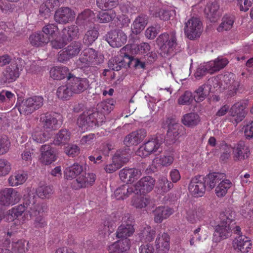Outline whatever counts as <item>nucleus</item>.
Segmentation results:
<instances>
[{
    "instance_id": "f257e3e1",
    "label": "nucleus",
    "mask_w": 253,
    "mask_h": 253,
    "mask_svg": "<svg viewBox=\"0 0 253 253\" xmlns=\"http://www.w3.org/2000/svg\"><path fill=\"white\" fill-rule=\"evenodd\" d=\"M83 166L78 163L66 168L64 176L67 179L76 177L72 183V187L75 189H79L92 185L96 179L95 174L93 173H84Z\"/></svg>"
},
{
    "instance_id": "f03ea898",
    "label": "nucleus",
    "mask_w": 253,
    "mask_h": 253,
    "mask_svg": "<svg viewBox=\"0 0 253 253\" xmlns=\"http://www.w3.org/2000/svg\"><path fill=\"white\" fill-rule=\"evenodd\" d=\"M235 216V212L231 210H226L220 214V223L214 228L213 242L218 243L231 236Z\"/></svg>"
},
{
    "instance_id": "7ed1b4c3",
    "label": "nucleus",
    "mask_w": 253,
    "mask_h": 253,
    "mask_svg": "<svg viewBox=\"0 0 253 253\" xmlns=\"http://www.w3.org/2000/svg\"><path fill=\"white\" fill-rule=\"evenodd\" d=\"M103 56L91 48L84 49L77 61L79 68L85 70L89 67L98 65L103 62Z\"/></svg>"
},
{
    "instance_id": "20e7f679",
    "label": "nucleus",
    "mask_w": 253,
    "mask_h": 253,
    "mask_svg": "<svg viewBox=\"0 0 253 253\" xmlns=\"http://www.w3.org/2000/svg\"><path fill=\"white\" fill-rule=\"evenodd\" d=\"M43 104V98L40 96H34L23 100L18 106L21 114L29 115L40 109Z\"/></svg>"
},
{
    "instance_id": "39448f33",
    "label": "nucleus",
    "mask_w": 253,
    "mask_h": 253,
    "mask_svg": "<svg viewBox=\"0 0 253 253\" xmlns=\"http://www.w3.org/2000/svg\"><path fill=\"white\" fill-rule=\"evenodd\" d=\"M212 86L214 88L219 87L218 78L210 79L206 84L200 85L195 89L193 94L194 100L198 103L204 101L210 92L213 91Z\"/></svg>"
},
{
    "instance_id": "423d86ee",
    "label": "nucleus",
    "mask_w": 253,
    "mask_h": 253,
    "mask_svg": "<svg viewBox=\"0 0 253 253\" xmlns=\"http://www.w3.org/2000/svg\"><path fill=\"white\" fill-rule=\"evenodd\" d=\"M157 42L160 49L164 53L170 52L177 44L175 31H172L169 33H165L160 35L157 38Z\"/></svg>"
},
{
    "instance_id": "0eeeda50",
    "label": "nucleus",
    "mask_w": 253,
    "mask_h": 253,
    "mask_svg": "<svg viewBox=\"0 0 253 253\" xmlns=\"http://www.w3.org/2000/svg\"><path fill=\"white\" fill-rule=\"evenodd\" d=\"M184 31L186 37L191 40L200 37L203 31L202 23L197 17H191L185 23Z\"/></svg>"
},
{
    "instance_id": "6e6552de",
    "label": "nucleus",
    "mask_w": 253,
    "mask_h": 253,
    "mask_svg": "<svg viewBox=\"0 0 253 253\" xmlns=\"http://www.w3.org/2000/svg\"><path fill=\"white\" fill-rule=\"evenodd\" d=\"M21 199L20 193L12 188H4L0 190V205L5 207L14 205Z\"/></svg>"
},
{
    "instance_id": "1a4fd4ad",
    "label": "nucleus",
    "mask_w": 253,
    "mask_h": 253,
    "mask_svg": "<svg viewBox=\"0 0 253 253\" xmlns=\"http://www.w3.org/2000/svg\"><path fill=\"white\" fill-rule=\"evenodd\" d=\"M98 113H91L90 111L84 112L78 119L77 124L84 131L95 126H99L101 121L98 119Z\"/></svg>"
},
{
    "instance_id": "9d476101",
    "label": "nucleus",
    "mask_w": 253,
    "mask_h": 253,
    "mask_svg": "<svg viewBox=\"0 0 253 253\" xmlns=\"http://www.w3.org/2000/svg\"><path fill=\"white\" fill-rule=\"evenodd\" d=\"M163 143L162 140L157 137H153L143 144L136 151L137 155L145 158L156 152L161 146Z\"/></svg>"
},
{
    "instance_id": "9b49d317",
    "label": "nucleus",
    "mask_w": 253,
    "mask_h": 253,
    "mask_svg": "<svg viewBox=\"0 0 253 253\" xmlns=\"http://www.w3.org/2000/svg\"><path fill=\"white\" fill-rule=\"evenodd\" d=\"M82 49V44L79 42H74L66 47L61 50L58 55V60L60 62H65L70 59L77 56Z\"/></svg>"
},
{
    "instance_id": "f8f14e48",
    "label": "nucleus",
    "mask_w": 253,
    "mask_h": 253,
    "mask_svg": "<svg viewBox=\"0 0 253 253\" xmlns=\"http://www.w3.org/2000/svg\"><path fill=\"white\" fill-rule=\"evenodd\" d=\"M24 61L20 58L15 59L4 72V76L7 81L11 82L14 81L20 75L23 69Z\"/></svg>"
},
{
    "instance_id": "ddd939ff",
    "label": "nucleus",
    "mask_w": 253,
    "mask_h": 253,
    "mask_svg": "<svg viewBox=\"0 0 253 253\" xmlns=\"http://www.w3.org/2000/svg\"><path fill=\"white\" fill-rule=\"evenodd\" d=\"M188 190L195 197H202L206 191V184L204 177L197 175L193 177L189 184Z\"/></svg>"
},
{
    "instance_id": "4468645a",
    "label": "nucleus",
    "mask_w": 253,
    "mask_h": 253,
    "mask_svg": "<svg viewBox=\"0 0 253 253\" xmlns=\"http://www.w3.org/2000/svg\"><path fill=\"white\" fill-rule=\"evenodd\" d=\"M37 197L34 193H28L24 196L23 205L30 216H37L42 210L41 205L37 203Z\"/></svg>"
},
{
    "instance_id": "2eb2a0df",
    "label": "nucleus",
    "mask_w": 253,
    "mask_h": 253,
    "mask_svg": "<svg viewBox=\"0 0 253 253\" xmlns=\"http://www.w3.org/2000/svg\"><path fill=\"white\" fill-rule=\"evenodd\" d=\"M247 107L245 102H240L234 104L229 111V120L236 125L241 122L245 117V111Z\"/></svg>"
},
{
    "instance_id": "dca6fc26",
    "label": "nucleus",
    "mask_w": 253,
    "mask_h": 253,
    "mask_svg": "<svg viewBox=\"0 0 253 253\" xmlns=\"http://www.w3.org/2000/svg\"><path fill=\"white\" fill-rule=\"evenodd\" d=\"M155 183V180L151 176L144 177L132 185L134 193L137 195L148 193L153 189Z\"/></svg>"
},
{
    "instance_id": "f3484780",
    "label": "nucleus",
    "mask_w": 253,
    "mask_h": 253,
    "mask_svg": "<svg viewBox=\"0 0 253 253\" xmlns=\"http://www.w3.org/2000/svg\"><path fill=\"white\" fill-rule=\"evenodd\" d=\"M68 81L74 93H81L89 86V82L87 79L76 77L73 74H69Z\"/></svg>"
},
{
    "instance_id": "a211bd4d",
    "label": "nucleus",
    "mask_w": 253,
    "mask_h": 253,
    "mask_svg": "<svg viewBox=\"0 0 253 253\" xmlns=\"http://www.w3.org/2000/svg\"><path fill=\"white\" fill-rule=\"evenodd\" d=\"M133 219L127 214L123 218L122 224L118 227L116 232V236L118 238H125L131 236L134 232V229L132 225Z\"/></svg>"
},
{
    "instance_id": "6ab92c4d",
    "label": "nucleus",
    "mask_w": 253,
    "mask_h": 253,
    "mask_svg": "<svg viewBox=\"0 0 253 253\" xmlns=\"http://www.w3.org/2000/svg\"><path fill=\"white\" fill-rule=\"evenodd\" d=\"M149 11L150 14L153 16L158 17L164 21L169 20L172 13H174V11L170 10L169 7L163 5L159 2L151 6Z\"/></svg>"
},
{
    "instance_id": "aec40b11",
    "label": "nucleus",
    "mask_w": 253,
    "mask_h": 253,
    "mask_svg": "<svg viewBox=\"0 0 253 253\" xmlns=\"http://www.w3.org/2000/svg\"><path fill=\"white\" fill-rule=\"evenodd\" d=\"M106 39L112 47H119L126 43L127 36L122 31L114 30L108 33Z\"/></svg>"
},
{
    "instance_id": "412c9836",
    "label": "nucleus",
    "mask_w": 253,
    "mask_h": 253,
    "mask_svg": "<svg viewBox=\"0 0 253 253\" xmlns=\"http://www.w3.org/2000/svg\"><path fill=\"white\" fill-rule=\"evenodd\" d=\"M224 87L228 89L229 96H233L236 94L240 85V82L235 80V75L232 73H225L222 79Z\"/></svg>"
},
{
    "instance_id": "4be33fe9",
    "label": "nucleus",
    "mask_w": 253,
    "mask_h": 253,
    "mask_svg": "<svg viewBox=\"0 0 253 253\" xmlns=\"http://www.w3.org/2000/svg\"><path fill=\"white\" fill-rule=\"evenodd\" d=\"M94 19V13L89 9H86L78 14L76 23L81 29H85L93 24Z\"/></svg>"
},
{
    "instance_id": "5701e85b",
    "label": "nucleus",
    "mask_w": 253,
    "mask_h": 253,
    "mask_svg": "<svg viewBox=\"0 0 253 253\" xmlns=\"http://www.w3.org/2000/svg\"><path fill=\"white\" fill-rule=\"evenodd\" d=\"M75 13L68 7H62L57 10L54 14L55 21L60 24H66L72 21L75 17Z\"/></svg>"
},
{
    "instance_id": "b1692460",
    "label": "nucleus",
    "mask_w": 253,
    "mask_h": 253,
    "mask_svg": "<svg viewBox=\"0 0 253 253\" xmlns=\"http://www.w3.org/2000/svg\"><path fill=\"white\" fill-rule=\"evenodd\" d=\"M146 136V130L144 129H140L126 135L124 142L127 146L137 145L141 142Z\"/></svg>"
},
{
    "instance_id": "393cba45",
    "label": "nucleus",
    "mask_w": 253,
    "mask_h": 253,
    "mask_svg": "<svg viewBox=\"0 0 253 253\" xmlns=\"http://www.w3.org/2000/svg\"><path fill=\"white\" fill-rule=\"evenodd\" d=\"M40 161L45 165H49L57 159L54 149L50 145H42L40 149Z\"/></svg>"
},
{
    "instance_id": "a878e982",
    "label": "nucleus",
    "mask_w": 253,
    "mask_h": 253,
    "mask_svg": "<svg viewBox=\"0 0 253 253\" xmlns=\"http://www.w3.org/2000/svg\"><path fill=\"white\" fill-rule=\"evenodd\" d=\"M206 216V211L201 206H195L189 209L186 218L191 223H195L203 220Z\"/></svg>"
},
{
    "instance_id": "bb28decb",
    "label": "nucleus",
    "mask_w": 253,
    "mask_h": 253,
    "mask_svg": "<svg viewBox=\"0 0 253 253\" xmlns=\"http://www.w3.org/2000/svg\"><path fill=\"white\" fill-rule=\"evenodd\" d=\"M40 119L43 128L47 131L55 130L60 127V124L58 123L57 118L51 114H42Z\"/></svg>"
},
{
    "instance_id": "cd10ccee",
    "label": "nucleus",
    "mask_w": 253,
    "mask_h": 253,
    "mask_svg": "<svg viewBox=\"0 0 253 253\" xmlns=\"http://www.w3.org/2000/svg\"><path fill=\"white\" fill-rule=\"evenodd\" d=\"M250 150L244 142L241 141L233 148V155L235 161H241L249 157Z\"/></svg>"
},
{
    "instance_id": "c85d7f7f",
    "label": "nucleus",
    "mask_w": 253,
    "mask_h": 253,
    "mask_svg": "<svg viewBox=\"0 0 253 253\" xmlns=\"http://www.w3.org/2000/svg\"><path fill=\"white\" fill-rule=\"evenodd\" d=\"M253 244L250 239L245 235L237 237L233 241V247L242 253H248L252 248Z\"/></svg>"
},
{
    "instance_id": "c756f323",
    "label": "nucleus",
    "mask_w": 253,
    "mask_h": 253,
    "mask_svg": "<svg viewBox=\"0 0 253 253\" xmlns=\"http://www.w3.org/2000/svg\"><path fill=\"white\" fill-rule=\"evenodd\" d=\"M128 161V158L116 154L112 158V163L105 165L104 169L107 173H112L120 169L123 164L126 163Z\"/></svg>"
},
{
    "instance_id": "7c9ffc66",
    "label": "nucleus",
    "mask_w": 253,
    "mask_h": 253,
    "mask_svg": "<svg viewBox=\"0 0 253 253\" xmlns=\"http://www.w3.org/2000/svg\"><path fill=\"white\" fill-rule=\"evenodd\" d=\"M174 156L172 153H165L159 156L156 157L152 161V165L155 168L160 167H168L173 162Z\"/></svg>"
},
{
    "instance_id": "2f4dec72",
    "label": "nucleus",
    "mask_w": 253,
    "mask_h": 253,
    "mask_svg": "<svg viewBox=\"0 0 253 253\" xmlns=\"http://www.w3.org/2000/svg\"><path fill=\"white\" fill-rule=\"evenodd\" d=\"M155 246L159 253H167L169 249V237L167 233H163L157 236Z\"/></svg>"
},
{
    "instance_id": "473e14b6",
    "label": "nucleus",
    "mask_w": 253,
    "mask_h": 253,
    "mask_svg": "<svg viewBox=\"0 0 253 253\" xmlns=\"http://www.w3.org/2000/svg\"><path fill=\"white\" fill-rule=\"evenodd\" d=\"M166 122L168 126L167 138L171 141L174 142L178 138L179 129L180 126L172 119L168 118Z\"/></svg>"
},
{
    "instance_id": "72a5a7b5",
    "label": "nucleus",
    "mask_w": 253,
    "mask_h": 253,
    "mask_svg": "<svg viewBox=\"0 0 253 253\" xmlns=\"http://www.w3.org/2000/svg\"><path fill=\"white\" fill-rule=\"evenodd\" d=\"M173 212V210L168 207H157L154 211V221L158 223H161L163 220L168 218Z\"/></svg>"
},
{
    "instance_id": "f704fd0d",
    "label": "nucleus",
    "mask_w": 253,
    "mask_h": 253,
    "mask_svg": "<svg viewBox=\"0 0 253 253\" xmlns=\"http://www.w3.org/2000/svg\"><path fill=\"white\" fill-rule=\"evenodd\" d=\"M129 248V240H119L108 247L109 253H126Z\"/></svg>"
},
{
    "instance_id": "c9c22d12",
    "label": "nucleus",
    "mask_w": 253,
    "mask_h": 253,
    "mask_svg": "<svg viewBox=\"0 0 253 253\" xmlns=\"http://www.w3.org/2000/svg\"><path fill=\"white\" fill-rule=\"evenodd\" d=\"M226 177L223 173L212 172L210 173L204 177L205 184L211 190L213 189L215 185Z\"/></svg>"
},
{
    "instance_id": "e433bc0d",
    "label": "nucleus",
    "mask_w": 253,
    "mask_h": 253,
    "mask_svg": "<svg viewBox=\"0 0 253 253\" xmlns=\"http://www.w3.org/2000/svg\"><path fill=\"white\" fill-rule=\"evenodd\" d=\"M28 178L27 173L23 171H16L11 175L8 182L10 186L15 187L23 184Z\"/></svg>"
},
{
    "instance_id": "4c0bfd02",
    "label": "nucleus",
    "mask_w": 253,
    "mask_h": 253,
    "mask_svg": "<svg viewBox=\"0 0 253 253\" xmlns=\"http://www.w3.org/2000/svg\"><path fill=\"white\" fill-rule=\"evenodd\" d=\"M30 43L34 46H42L47 44L50 41V38L44 36L41 32L34 33L29 37Z\"/></svg>"
},
{
    "instance_id": "58836bf2",
    "label": "nucleus",
    "mask_w": 253,
    "mask_h": 253,
    "mask_svg": "<svg viewBox=\"0 0 253 253\" xmlns=\"http://www.w3.org/2000/svg\"><path fill=\"white\" fill-rule=\"evenodd\" d=\"M59 4L58 0H47L42 3L39 8V15L44 18H47L52 9Z\"/></svg>"
},
{
    "instance_id": "ea45409f",
    "label": "nucleus",
    "mask_w": 253,
    "mask_h": 253,
    "mask_svg": "<svg viewBox=\"0 0 253 253\" xmlns=\"http://www.w3.org/2000/svg\"><path fill=\"white\" fill-rule=\"evenodd\" d=\"M69 74V69L65 66H56L51 68L50 70V76L54 80H61L67 77Z\"/></svg>"
},
{
    "instance_id": "a19ab883",
    "label": "nucleus",
    "mask_w": 253,
    "mask_h": 253,
    "mask_svg": "<svg viewBox=\"0 0 253 253\" xmlns=\"http://www.w3.org/2000/svg\"><path fill=\"white\" fill-rule=\"evenodd\" d=\"M148 18L146 15L137 16L133 22L131 30L135 34H139L146 27L148 23Z\"/></svg>"
},
{
    "instance_id": "79ce46f5",
    "label": "nucleus",
    "mask_w": 253,
    "mask_h": 253,
    "mask_svg": "<svg viewBox=\"0 0 253 253\" xmlns=\"http://www.w3.org/2000/svg\"><path fill=\"white\" fill-rule=\"evenodd\" d=\"M26 211V209L24 205H18L9 210L7 211L4 218L7 221H12L22 215Z\"/></svg>"
},
{
    "instance_id": "37998d69",
    "label": "nucleus",
    "mask_w": 253,
    "mask_h": 253,
    "mask_svg": "<svg viewBox=\"0 0 253 253\" xmlns=\"http://www.w3.org/2000/svg\"><path fill=\"white\" fill-rule=\"evenodd\" d=\"M132 185L129 186L127 184H124L114 191V197L117 200H124L127 198L130 194L134 193Z\"/></svg>"
},
{
    "instance_id": "c03bdc74",
    "label": "nucleus",
    "mask_w": 253,
    "mask_h": 253,
    "mask_svg": "<svg viewBox=\"0 0 253 253\" xmlns=\"http://www.w3.org/2000/svg\"><path fill=\"white\" fill-rule=\"evenodd\" d=\"M210 70V74H212L215 72L224 68L228 63V60L225 58L218 57L214 60L207 62Z\"/></svg>"
},
{
    "instance_id": "a18cd8bd",
    "label": "nucleus",
    "mask_w": 253,
    "mask_h": 253,
    "mask_svg": "<svg viewBox=\"0 0 253 253\" xmlns=\"http://www.w3.org/2000/svg\"><path fill=\"white\" fill-rule=\"evenodd\" d=\"M233 184L229 179H223L215 187V193L218 197H223L226 195L228 190L230 189Z\"/></svg>"
},
{
    "instance_id": "49530a36",
    "label": "nucleus",
    "mask_w": 253,
    "mask_h": 253,
    "mask_svg": "<svg viewBox=\"0 0 253 253\" xmlns=\"http://www.w3.org/2000/svg\"><path fill=\"white\" fill-rule=\"evenodd\" d=\"M70 136V132L67 129H61L55 136L53 143L57 146L65 145L69 142Z\"/></svg>"
},
{
    "instance_id": "de8ad7c7",
    "label": "nucleus",
    "mask_w": 253,
    "mask_h": 253,
    "mask_svg": "<svg viewBox=\"0 0 253 253\" xmlns=\"http://www.w3.org/2000/svg\"><path fill=\"white\" fill-rule=\"evenodd\" d=\"M182 124L188 127L196 126L200 122L199 116L195 113H190L184 115L181 120Z\"/></svg>"
},
{
    "instance_id": "09e8293b",
    "label": "nucleus",
    "mask_w": 253,
    "mask_h": 253,
    "mask_svg": "<svg viewBox=\"0 0 253 253\" xmlns=\"http://www.w3.org/2000/svg\"><path fill=\"white\" fill-rule=\"evenodd\" d=\"M69 83L59 86L56 91L57 96L61 99H69L74 93Z\"/></svg>"
},
{
    "instance_id": "8fccbe9b",
    "label": "nucleus",
    "mask_w": 253,
    "mask_h": 253,
    "mask_svg": "<svg viewBox=\"0 0 253 253\" xmlns=\"http://www.w3.org/2000/svg\"><path fill=\"white\" fill-rule=\"evenodd\" d=\"M51 134L46 133L39 130L35 129L32 134L33 140L37 143H42L48 140L50 138Z\"/></svg>"
},
{
    "instance_id": "3c124183",
    "label": "nucleus",
    "mask_w": 253,
    "mask_h": 253,
    "mask_svg": "<svg viewBox=\"0 0 253 253\" xmlns=\"http://www.w3.org/2000/svg\"><path fill=\"white\" fill-rule=\"evenodd\" d=\"M219 8V6L217 2H210L207 4L205 9V12L209 17L213 18L218 17L220 16L218 12Z\"/></svg>"
},
{
    "instance_id": "603ef678",
    "label": "nucleus",
    "mask_w": 253,
    "mask_h": 253,
    "mask_svg": "<svg viewBox=\"0 0 253 253\" xmlns=\"http://www.w3.org/2000/svg\"><path fill=\"white\" fill-rule=\"evenodd\" d=\"M234 18L233 16L225 15L222 18V22L217 27V30L219 32L230 30L232 28Z\"/></svg>"
},
{
    "instance_id": "864d4df0",
    "label": "nucleus",
    "mask_w": 253,
    "mask_h": 253,
    "mask_svg": "<svg viewBox=\"0 0 253 253\" xmlns=\"http://www.w3.org/2000/svg\"><path fill=\"white\" fill-rule=\"evenodd\" d=\"M173 187V184L169 181L167 177H162L158 181L156 187L162 193L168 192Z\"/></svg>"
},
{
    "instance_id": "5fc2aeb1",
    "label": "nucleus",
    "mask_w": 253,
    "mask_h": 253,
    "mask_svg": "<svg viewBox=\"0 0 253 253\" xmlns=\"http://www.w3.org/2000/svg\"><path fill=\"white\" fill-rule=\"evenodd\" d=\"M110 104L107 101H102L98 103L97 105V112L99 114L98 119L101 121V123L104 121L105 117L103 115L105 113H108L110 111L111 107L110 106Z\"/></svg>"
},
{
    "instance_id": "6e6d98bb",
    "label": "nucleus",
    "mask_w": 253,
    "mask_h": 253,
    "mask_svg": "<svg viewBox=\"0 0 253 253\" xmlns=\"http://www.w3.org/2000/svg\"><path fill=\"white\" fill-rule=\"evenodd\" d=\"M29 243L25 240H20L13 242L12 244V250L14 253H25L28 250L27 246Z\"/></svg>"
},
{
    "instance_id": "4d7b16f0",
    "label": "nucleus",
    "mask_w": 253,
    "mask_h": 253,
    "mask_svg": "<svg viewBox=\"0 0 253 253\" xmlns=\"http://www.w3.org/2000/svg\"><path fill=\"white\" fill-rule=\"evenodd\" d=\"M139 237L142 241L151 242L155 237V231L150 226H146L140 231Z\"/></svg>"
},
{
    "instance_id": "13d9d810",
    "label": "nucleus",
    "mask_w": 253,
    "mask_h": 253,
    "mask_svg": "<svg viewBox=\"0 0 253 253\" xmlns=\"http://www.w3.org/2000/svg\"><path fill=\"white\" fill-rule=\"evenodd\" d=\"M98 32L97 30L91 29L88 30L85 34L83 42L87 45H91L98 38Z\"/></svg>"
},
{
    "instance_id": "bf43d9fd",
    "label": "nucleus",
    "mask_w": 253,
    "mask_h": 253,
    "mask_svg": "<svg viewBox=\"0 0 253 253\" xmlns=\"http://www.w3.org/2000/svg\"><path fill=\"white\" fill-rule=\"evenodd\" d=\"M149 203V199L144 197L135 196L131 201V205L137 209L145 208Z\"/></svg>"
},
{
    "instance_id": "052dcab7",
    "label": "nucleus",
    "mask_w": 253,
    "mask_h": 253,
    "mask_svg": "<svg viewBox=\"0 0 253 253\" xmlns=\"http://www.w3.org/2000/svg\"><path fill=\"white\" fill-rule=\"evenodd\" d=\"M65 32H66V36L67 39L72 41L75 39H78L80 36L79 29L78 25H71L69 26L67 29H65Z\"/></svg>"
},
{
    "instance_id": "680f3d73",
    "label": "nucleus",
    "mask_w": 253,
    "mask_h": 253,
    "mask_svg": "<svg viewBox=\"0 0 253 253\" xmlns=\"http://www.w3.org/2000/svg\"><path fill=\"white\" fill-rule=\"evenodd\" d=\"M110 69L114 71H119L124 65L122 56H117L111 59L108 63Z\"/></svg>"
},
{
    "instance_id": "e2e57ef3",
    "label": "nucleus",
    "mask_w": 253,
    "mask_h": 253,
    "mask_svg": "<svg viewBox=\"0 0 253 253\" xmlns=\"http://www.w3.org/2000/svg\"><path fill=\"white\" fill-rule=\"evenodd\" d=\"M194 100L193 93L189 91H186L178 99L177 103L180 105H189Z\"/></svg>"
},
{
    "instance_id": "0e129e2a",
    "label": "nucleus",
    "mask_w": 253,
    "mask_h": 253,
    "mask_svg": "<svg viewBox=\"0 0 253 253\" xmlns=\"http://www.w3.org/2000/svg\"><path fill=\"white\" fill-rule=\"evenodd\" d=\"M115 17L116 13L113 11H101L97 15L98 21L100 23L109 22Z\"/></svg>"
},
{
    "instance_id": "69168bd1",
    "label": "nucleus",
    "mask_w": 253,
    "mask_h": 253,
    "mask_svg": "<svg viewBox=\"0 0 253 253\" xmlns=\"http://www.w3.org/2000/svg\"><path fill=\"white\" fill-rule=\"evenodd\" d=\"M97 6L101 9H112L118 4V0H96Z\"/></svg>"
},
{
    "instance_id": "338daca9",
    "label": "nucleus",
    "mask_w": 253,
    "mask_h": 253,
    "mask_svg": "<svg viewBox=\"0 0 253 253\" xmlns=\"http://www.w3.org/2000/svg\"><path fill=\"white\" fill-rule=\"evenodd\" d=\"M37 193L41 198H48L53 194V189L50 186L43 185L38 188Z\"/></svg>"
},
{
    "instance_id": "774afa93",
    "label": "nucleus",
    "mask_w": 253,
    "mask_h": 253,
    "mask_svg": "<svg viewBox=\"0 0 253 253\" xmlns=\"http://www.w3.org/2000/svg\"><path fill=\"white\" fill-rule=\"evenodd\" d=\"M11 169L10 163L6 160L0 159V176H5L9 173Z\"/></svg>"
}]
</instances>
